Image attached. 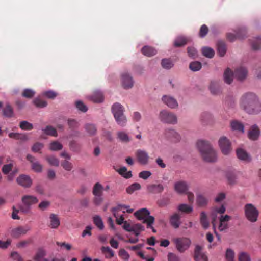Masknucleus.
<instances>
[{
    "label": "nucleus",
    "mask_w": 261,
    "mask_h": 261,
    "mask_svg": "<svg viewBox=\"0 0 261 261\" xmlns=\"http://www.w3.org/2000/svg\"><path fill=\"white\" fill-rule=\"evenodd\" d=\"M240 107L247 113L256 114L261 111V106L257 96L253 93L243 94L240 100Z\"/></svg>",
    "instance_id": "nucleus-1"
},
{
    "label": "nucleus",
    "mask_w": 261,
    "mask_h": 261,
    "mask_svg": "<svg viewBox=\"0 0 261 261\" xmlns=\"http://www.w3.org/2000/svg\"><path fill=\"white\" fill-rule=\"evenodd\" d=\"M197 146L202 159L206 162H215L217 160L216 150L208 141L200 140L197 142Z\"/></svg>",
    "instance_id": "nucleus-2"
},
{
    "label": "nucleus",
    "mask_w": 261,
    "mask_h": 261,
    "mask_svg": "<svg viewBox=\"0 0 261 261\" xmlns=\"http://www.w3.org/2000/svg\"><path fill=\"white\" fill-rule=\"evenodd\" d=\"M247 75V70L244 67H239L237 68L234 73L230 68L225 70L224 73V80L226 83L230 84L233 81V77H234L239 81L244 80Z\"/></svg>",
    "instance_id": "nucleus-3"
},
{
    "label": "nucleus",
    "mask_w": 261,
    "mask_h": 261,
    "mask_svg": "<svg viewBox=\"0 0 261 261\" xmlns=\"http://www.w3.org/2000/svg\"><path fill=\"white\" fill-rule=\"evenodd\" d=\"M149 214L150 212L145 208L139 210L134 213L135 216L137 219L140 220H143V222L146 223L147 228L151 227V224H153L154 221V218L150 216Z\"/></svg>",
    "instance_id": "nucleus-4"
},
{
    "label": "nucleus",
    "mask_w": 261,
    "mask_h": 261,
    "mask_svg": "<svg viewBox=\"0 0 261 261\" xmlns=\"http://www.w3.org/2000/svg\"><path fill=\"white\" fill-rule=\"evenodd\" d=\"M172 241L177 250L181 253L187 250L191 244V240L187 237L175 238L173 239Z\"/></svg>",
    "instance_id": "nucleus-5"
},
{
    "label": "nucleus",
    "mask_w": 261,
    "mask_h": 261,
    "mask_svg": "<svg viewBox=\"0 0 261 261\" xmlns=\"http://www.w3.org/2000/svg\"><path fill=\"white\" fill-rule=\"evenodd\" d=\"M22 205L19 206L21 212L27 213H28L32 205L38 203V199L37 198L33 195H26L22 197Z\"/></svg>",
    "instance_id": "nucleus-6"
},
{
    "label": "nucleus",
    "mask_w": 261,
    "mask_h": 261,
    "mask_svg": "<svg viewBox=\"0 0 261 261\" xmlns=\"http://www.w3.org/2000/svg\"><path fill=\"white\" fill-rule=\"evenodd\" d=\"M244 212L246 217L249 221L255 222L257 220L259 212L252 204H246L244 206Z\"/></svg>",
    "instance_id": "nucleus-7"
},
{
    "label": "nucleus",
    "mask_w": 261,
    "mask_h": 261,
    "mask_svg": "<svg viewBox=\"0 0 261 261\" xmlns=\"http://www.w3.org/2000/svg\"><path fill=\"white\" fill-rule=\"evenodd\" d=\"M159 118L161 122L165 123L174 124L177 122L176 116L173 113L165 110L160 112Z\"/></svg>",
    "instance_id": "nucleus-8"
},
{
    "label": "nucleus",
    "mask_w": 261,
    "mask_h": 261,
    "mask_svg": "<svg viewBox=\"0 0 261 261\" xmlns=\"http://www.w3.org/2000/svg\"><path fill=\"white\" fill-rule=\"evenodd\" d=\"M235 33H228L227 38L230 42H233L236 39H243L246 37L247 31L245 28H238L234 31Z\"/></svg>",
    "instance_id": "nucleus-9"
},
{
    "label": "nucleus",
    "mask_w": 261,
    "mask_h": 261,
    "mask_svg": "<svg viewBox=\"0 0 261 261\" xmlns=\"http://www.w3.org/2000/svg\"><path fill=\"white\" fill-rule=\"evenodd\" d=\"M219 145L224 155L229 154L231 151V143L226 137L223 136L219 139Z\"/></svg>",
    "instance_id": "nucleus-10"
},
{
    "label": "nucleus",
    "mask_w": 261,
    "mask_h": 261,
    "mask_svg": "<svg viewBox=\"0 0 261 261\" xmlns=\"http://www.w3.org/2000/svg\"><path fill=\"white\" fill-rule=\"evenodd\" d=\"M135 155L139 163L143 165L148 164L149 156L148 153L141 149H138L135 152Z\"/></svg>",
    "instance_id": "nucleus-11"
},
{
    "label": "nucleus",
    "mask_w": 261,
    "mask_h": 261,
    "mask_svg": "<svg viewBox=\"0 0 261 261\" xmlns=\"http://www.w3.org/2000/svg\"><path fill=\"white\" fill-rule=\"evenodd\" d=\"M27 160L31 164L32 169L36 172H41L42 171V165L36 160L35 158L31 154L27 155Z\"/></svg>",
    "instance_id": "nucleus-12"
},
{
    "label": "nucleus",
    "mask_w": 261,
    "mask_h": 261,
    "mask_svg": "<svg viewBox=\"0 0 261 261\" xmlns=\"http://www.w3.org/2000/svg\"><path fill=\"white\" fill-rule=\"evenodd\" d=\"M16 181L18 184L24 188H29L32 184V180L30 177L24 174L20 175L17 177Z\"/></svg>",
    "instance_id": "nucleus-13"
},
{
    "label": "nucleus",
    "mask_w": 261,
    "mask_h": 261,
    "mask_svg": "<svg viewBox=\"0 0 261 261\" xmlns=\"http://www.w3.org/2000/svg\"><path fill=\"white\" fill-rule=\"evenodd\" d=\"M202 247L199 245H196L194 249V259L195 261H208L207 256L202 252Z\"/></svg>",
    "instance_id": "nucleus-14"
},
{
    "label": "nucleus",
    "mask_w": 261,
    "mask_h": 261,
    "mask_svg": "<svg viewBox=\"0 0 261 261\" xmlns=\"http://www.w3.org/2000/svg\"><path fill=\"white\" fill-rule=\"evenodd\" d=\"M122 86L125 89L131 88L134 85L132 77L127 73H123L121 75Z\"/></svg>",
    "instance_id": "nucleus-15"
},
{
    "label": "nucleus",
    "mask_w": 261,
    "mask_h": 261,
    "mask_svg": "<svg viewBox=\"0 0 261 261\" xmlns=\"http://www.w3.org/2000/svg\"><path fill=\"white\" fill-rule=\"evenodd\" d=\"M231 217L228 215L220 216L218 226V229L220 231H224L228 228V222L231 220Z\"/></svg>",
    "instance_id": "nucleus-16"
},
{
    "label": "nucleus",
    "mask_w": 261,
    "mask_h": 261,
    "mask_svg": "<svg viewBox=\"0 0 261 261\" xmlns=\"http://www.w3.org/2000/svg\"><path fill=\"white\" fill-rule=\"evenodd\" d=\"M120 211H122L123 213H132L134 210L130 208L129 206L124 204H118L116 207H113L111 209V211L115 218H117V213Z\"/></svg>",
    "instance_id": "nucleus-17"
},
{
    "label": "nucleus",
    "mask_w": 261,
    "mask_h": 261,
    "mask_svg": "<svg viewBox=\"0 0 261 261\" xmlns=\"http://www.w3.org/2000/svg\"><path fill=\"white\" fill-rule=\"evenodd\" d=\"M162 100L165 105L171 109L176 108L178 106L177 100L170 96L164 95Z\"/></svg>",
    "instance_id": "nucleus-18"
},
{
    "label": "nucleus",
    "mask_w": 261,
    "mask_h": 261,
    "mask_svg": "<svg viewBox=\"0 0 261 261\" xmlns=\"http://www.w3.org/2000/svg\"><path fill=\"white\" fill-rule=\"evenodd\" d=\"M29 228L27 226H19L12 230L11 236L15 238H18L21 236L27 233Z\"/></svg>",
    "instance_id": "nucleus-19"
},
{
    "label": "nucleus",
    "mask_w": 261,
    "mask_h": 261,
    "mask_svg": "<svg viewBox=\"0 0 261 261\" xmlns=\"http://www.w3.org/2000/svg\"><path fill=\"white\" fill-rule=\"evenodd\" d=\"M165 135L166 138L174 142L179 141L180 136L177 132L173 129H167L165 132Z\"/></svg>",
    "instance_id": "nucleus-20"
},
{
    "label": "nucleus",
    "mask_w": 261,
    "mask_h": 261,
    "mask_svg": "<svg viewBox=\"0 0 261 261\" xmlns=\"http://www.w3.org/2000/svg\"><path fill=\"white\" fill-rule=\"evenodd\" d=\"M164 189L163 185L159 184H150L147 186V191L148 192L152 194L161 193Z\"/></svg>",
    "instance_id": "nucleus-21"
},
{
    "label": "nucleus",
    "mask_w": 261,
    "mask_h": 261,
    "mask_svg": "<svg viewBox=\"0 0 261 261\" xmlns=\"http://www.w3.org/2000/svg\"><path fill=\"white\" fill-rule=\"evenodd\" d=\"M88 99L94 103H100L103 101V95L101 92L96 91L89 96Z\"/></svg>",
    "instance_id": "nucleus-22"
},
{
    "label": "nucleus",
    "mask_w": 261,
    "mask_h": 261,
    "mask_svg": "<svg viewBox=\"0 0 261 261\" xmlns=\"http://www.w3.org/2000/svg\"><path fill=\"white\" fill-rule=\"evenodd\" d=\"M174 189L178 193L182 194L188 190V187L185 181H180L175 184Z\"/></svg>",
    "instance_id": "nucleus-23"
},
{
    "label": "nucleus",
    "mask_w": 261,
    "mask_h": 261,
    "mask_svg": "<svg viewBox=\"0 0 261 261\" xmlns=\"http://www.w3.org/2000/svg\"><path fill=\"white\" fill-rule=\"evenodd\" d=\"M124 111L123 107L119 103L116 102L112 107V111L114 117L123 114Z\"/></svg>",
    "instance_id": "nucleus-24"
},
{
    "label": "nucleus",
    "mask_w": 261,
    "mask_h": 261,
    "mask_svg": "<svg viewBox=\"0 0 261 261\" xmlns=\"http://www.w3.org/2000/svg\"><path fill=\"white\" fill-rule=\"evenodd\" d=\"M50 224L49 226L53 229L57 228L60 224V221L59 217L55 214H51L49 216Z\"/></svg>",
    "instance_id": "nucleus-25"
},
{
    "label": "nucleus",
    "mask_w": 261,
    "mask_h": 261,
    "mask_svg": "<svg viewBox=\"0 0 261 261\" xmlns=\"http://www.w3.org/2000/svg\"><path fill=\"white\" fill-rule=\"evenodd\" d=\"M180 216L178 213H175L172 215L170 219L171 225L175 229L178 228L180 224Z\"/></svg>",
    "instance_id": "nucleus-26"
},
{
    "label": "nucleus",
    "mask_w": 261,
    "mask_h": 261,
    "mask_svg": "<svg viewBox=\"0 0 261 261\" xmlns=\"http://www.w3.org/2000/svg\"><path fill=\"white\" fill-rule=\"evenodd\" d=\"M142 53L147 57H151L157 53L155 48L149 46H145L141 49Z\"/></svg>",
    "instance_id": "nucleus-27"
},
{
    "label": "nucleus",
    "mask_w": 261,
    "mask_h": 261,
    "mask_svg": "<svg viewBox=\"0 0 261 261\" xmlns=\"http://www.w3.org/2000/svg\"><path fill=\"white\" fill-rule=\"evenodd\" d=\"M259 135V130L258 128L256 126H252L248 133V137L249 139L252 140H256Z\"/></svg>",
    "instance_id": "nucleus-28"
},
{
    "label": "nucleus",
    "mask_w": 261,
    "mask_h": 261,
    "mask_svg": "<svg viewBox=\"0 0 261 261\" xmlns=\"http://www.w3.org/2000/svg\"><path fill=\"white\" fill-rule=\"evenodd\" d=\"M218 54L221 57L224 56L226 52V45L223 41H218L217 44Z\"/></svg>",
    "instance_id": "nucleus-29"
},
{
    "label": "nucleus",
    "mask_w": 261,
    "mask_h": 261,
    "mask_svg": "<svg viewBox=\"0 0 261 261\" xmlns=\"http://www.w3.org/2000/svg\"><path fill=\"white\" fill-rule=\"evenodd\" d=\"M117 136L119 141L123 143H128L131 141V139L128 134L123 131L118 132Z\"/></svg>",
    "instance_id": "nucleus-30"
},
{
    "label": "nucleus",
    "mask_w": 261,
    "mask_h": 261,
    "mask_svg": "<svg viewBox=\"0 0 261 261\" xmlns=\"http://www.w3.org/2000/svg\"><path fill=\"white\" fill-rule=\"evenodd\" d=\"M211 93L214 95H217L221 92V89L219 84L216 82H212L210 86Z\"/></svg>",
    "instance_id": "nucleus-31"
},
{
    "label": "nucleus",
    "mask_w": 261,
    "mask_h": 261,
    "mask_svg": "<svg viewBox=\"0 0 261 261\" xmlns=\"http://www.w3.org/2000/svg\"><path fill=\"white\" fill-rule=\"evenodd\" d=\"M3 115L8 118L14 116V111L13 108L9 103L7 104L6 107L3 109Z\"/></svg>",
    "instance_id": "nucleus-32"
},
{
    "label": "nucleus",
    "mask_w": 261,
    "mask_h": 261,
    "mask_svg": "<svg viewBox=\"0 0 261 261\" xmlns=\"http://www.w3.org/2000/svg\"><path fill=\"white\" fill-rule=\"evenodd\" d=\"M237 157L241 160L249 161V157L247 153L242 149H238L236 150Z\"/></svg>",
    "instance_id": "nucleus-33"
},
{
    "label": "nucleus",
    "mask_w": 261,
    "mask_h": 261,
    "mask_svg": "<svg viewBox=\"0 0 261 261\" xmlns=\"http://www.w3.org/2000/svg\"><path fill=\"white\" fill-rule=\"evenodd\" d=\"M103 193V187L99 182L96 183L93 188L92 193L94 196H102Z\"/></svg>",
    "instance_id": "nucleus-34"
},
{
    "label": "nucleus",
    "mask_w": 261,
    "mask_h": 261,
    "mask_svg": "<svg viewBox=\"0 0 261 261\" xmlns=\"http://www.w3.org/2000/svg\"><path fill=\"white\" fill-rule=\"evenodd\" d=\"M177 210L181 213L189 214L192 212L193 207L190 205L180 204L178 206Z\"/></svg>",
    "instance_id": "nucleus-35"
},
{
    "label": "nucleus",
    "mask_w": 261,
    "mask_h": 261,
    "mask_svg": "<svg viewBox=\"0 0 261 261\" xmlns=\"http://www.w3.org/2000/svg\"><path fill=\"white\" fill-rule=\"evenodd\" d=\"M84 128L86 132L89 134V135H94L96 133L97 128L95 125L93 124H85Z\"/></svg>",
    "instance_id": "nucleus-36"
},
{
    "label": "nucleus",
    "mask_w": 261,
    "mask_h": 261,
    "mask_svg": "<svg viewBox=\"0 0 261 261\" xmlns=\"http://www.w3.org/2000/svg\"><path fill=\"white\" fill-rule=\"evenodd\" d=\"M200 221L202 226L206 229L209 226V222L207 218V216L204 212L200 213Z\"/></svg>",
    "instance_id": "nucleus-37"
},
{
    "label": "nucleus",
    "mask_w": 261,
    "mask_h": 261,
    "mask_svg": "<svg viewBox=\"0 0 261 261\" xmlns=\"http://www.w3.org/2000/svg\"><path fill=\"white\" fill-rule=\"evenodd\" d=\"M202 53L204 56L209 58H212L214 56L215 51L210 47H204L202 48Z\"/></svg>",
    "instance_id": "nucleus-38"
},
{
    "label": "nucleus",
    "mask_w": 261,
    "mask_h": 261,
    "mask_svg": "<svg viewBox=\"0 0 261 261\" xmlns=\"http://www.w3.org/2000/svg\"><path fill=\"white\" fill-rule=\"evenodd\" d=\"M114 118L119 125L122 127H124L126 125L127 119L124 114L119 115L117 117H115Z\"/></svg>",
    "instance_id": "nucleus-39"
},
{
    "label": "nucleus",
    "mask_w": 261,
    "mask_h": 261,
    "mask_svg": "<svg viewBox=\"0 0 261 261\" xmlns=\"http://www.w3.org/2000/svg\"><path fill=\"white\" fill-rule=\"evenodd\" d=\"M46 254V251L42 248H39L35 255L34 256L33 259L35 261H40L42 259Z\"/></svg>",
    "instance_id": "nucleus-40"
},
{
    "label": "nucleus",
    "mask_w": 261,
    "mask_h": 261,
    "mask_svg": "<svg viewBox=\"0 0 261 261\" xmlns=\"http://www.w3.org/2000/svg\"><path fill=\"white\" fill-rule=\"evenodd\" d=\"M251 46L253 50H258L261 47V38L256 37L251 40Z\"/></svg>",
    "instance_id": "nucleus-41"
},
{
    "label": "nucleus",
    "mask_w": 261,
    "mask_h": 261,
    "mask_svg": "<svg viewBox=\"0 0 261 261\" xmlns=\"http://www.w3.org/2000/svg\"><path fill=\"white\" fill-rule=\"evenodd\" d=\"M118 172L121 175L126 179H128L132 176L131 171H127V168L125 167L120 168Z\"/></svg>",
    "instance_id": "nucleus-42"
},
{
    "label": "nucleus",
    "mask_w": 261,
    "mask_h": 261,
    "mask_svg": "<svg viewBox=\"0 0 261 261\" xmlns=\"http://www.w3.org/2000/svg\"><path fill=\"white\" fill-rule=\"evenodd\" d=\"M93 223L99 229H103L104 225L100 216L96 215L93 217Z\"/></svg>",
    "instance_id": "nucleus-43"
},
{
    "label": "nucleus",
    "mask_w": 261,
    "mask_h": 261,
    "mask_svg": "<svg viewBox=\"0 0 261 261\" xmlns=\"http://www.w3.org/2000/svg\"><path fill=\"white\" fill-rule=\"evenodd\" d=\"M101 251L105 254L106 258H111L114 256V251L108 246L102 247Z\"/></svg>",
    "instance_id": "nucleus-44"
},
{
    "label": "nucleus",
    "mask_w": 261,
    "mask_h": 261,
    "mask_svg": "<svg viewBox=\"0 0 261 261\" xmlns=\"http://www.w3.org/2000/svg\"><path fill=\"white\" fill-rule=\"evenodd\" d=\"M231 126L232 129L244 132L243 125L237 121H233L231 123Z\"/></svg>",
    "instance_id": "nucleus-45"
},
{
    "label": "nucleus",
    "mask_w": 261,
    "mask_h": 261,
    "mask_svg": "<svg viewBox=\"0 0 261 261\" xmlns=\"http://www.w3.org/2000/svg\"><path fill=\"white\" fill-rule=\"evenodd\" d=\"M43 131L45 134L48 135L57 137L58 135L56 129L51 126H47Z\"/></svg>",
    "instance_id": "nucleus-46"
},
{
    "label": "nucleus",
    "mask_w": 261,
    "mask_h": 261,
    "mask_svg": "<svg viewBox=\"0 0 261 261\" xmlns=\"http://www.w3.org/2000/svg\"><path fill=\"white\" fill-rule=\"evenodd\" d=\"M141 189V185L139 183H134L129 186L126 189V192L128 194H131L134 191L139 190Z\"/></svg>",
    "instance_id": "nucleus-47"
},
{
    "label": "nucleus",
    "mask_w": 261,
    "mask_h": 261,
    "mask_svg": "<svg viewBox=\"0 0 261 261\" xmlns=\"http://www.w3.org/2000/svg\"><path fill=\"white\" fill-rule=\"evenodd\" d=\"M45 159L51 166H58L59 165V160L53 155L47 156Z\"/></svg>",
    "instance_id": "nucleus-48"
},
{
    "label": "nucleus",
    "mask_w": 261,
    "mask_h": 261,
    "mask_svg": "<svg viewBox=\"0 0 261 261\" xmlns=\"http://www.w3.org/2000/svg\"><path fill=\"white\" fill-rule=\"evenodd\" d=\"M161 65L163 68L167 69H170L173 66V63L170 59H163Z\"/></svg>",
    "instance_id": "nucleus-49"
},
{
    "label": "nucleus",
    "mask_w": 261,
    "mask_h": 261,
    "mask_svg": "<svg viewBox=\"0 0 261 261\" xmlns=\"http://www.w3.org/2000/svg\"><path fill=\"white\" fill-rule=\"evenodd\" d=\"M201 67V63L198 61L192 62L189 65V68L193 71H198Z\"/></svg>",
    "instance_id": "nucleus-50"
},
{
    "label": "nucleus",
    "mask_w": 261,
    "mask_h": 261,
    "mask_svg": "<svg viewBox=\"0 0 261 261\" xmlns=\"http://www.w3.org/2000/svg\"><path fill=\"white\" fill-rule=\"evenodd\" d=\"M69 148L73 152H77L80 150V145L75 140H72L69 142Z\"/></svg>",
    "instance_id": "nucleus-51"
},
{
    "label": "nucleus",
    "mask_w": 261,
    "mask_h": 261,
    "mask_svg": "<svg viewBox=\"0 0 261 261\" xmlns=\"http://www.w3.org/2000/svg\"><path fill=\"white\" fill-rule=\"evenodd\" d=\"M187 43V39L182 37H178L174 41V46L175 47H181L186 45Z\"/></svg>",
    "instance_id": "nucleus-52"
},
{
    "label": "nucleus",
    "mask_w": 261,
    "mask_h": 261,
    "mask_svg": "<svg viewBox=\"0 0 261 261\" xmlns=\"http://www.w3.org/2000/svg\"><path fill=\"white\" fill-rule=\"evenodd\" d=\"M63 148V145L58 141H54L50 144L49 149L51 150L57 151L61 150Z\"/></svg>",
    "instance_id": "nucleus-53"
},
{
    "label": "nucleus",
    "mask_w": 261,
    "mask_h": 261,
    "mask_svg": "<svg viewBox=\"0 0 261 261\" xmlns=\"http://www.w3.org/2000/svg\"><path fill=\"white\" fill-rule=\"evenodd\" d=\"M226 177L230 184H233L236 182V174L233 171H229L226 173Z\"/></svg>",
    "instance_id": "nucleus-54"
},
{
    "label": "nucleus",
    "mask_w": 261,
    "mask_h": 261,
    "mask_svg": "<svg viewBox=\"0 0 261 261\" xmlns=\"http://www.w3.org/2000/svg\"><path fill=\"white\" fill-rule=\"evenodd\" d=\"M19 126L23 130H30L33 128V124L27 121H21L20 123Z\"/></svg>",
    "instance_id": "nucleus-55"
},
{
    "label": "nucleus",
    "mask_w": 261,
    "mask_h": 261,
    "mask_svg": "<svg viewBox=\"0 0 261 261\" xmlns=\"http://www.w3.org/2000/svg\"><path fill=\"white\" fill-rule=\"evenodd\" d=\"M35 92L30 89H25L22 93V96L27 98H31L35 95Z\"/></svg>",
    "instance_id": "nucleus-56"
},
{
    "label": "nucleus",
    "mask_w": 261,
    "mask_h": 261,
    "mask_svg": "<svg viewBox=\"0 0 261 261\" xmlns=\"http://www.w3.org/2000/svg\"><path fill=\"white\" fill-rule=\"evenodd\" d=\"M235 253L231 249H227L226 252L225 257L227 261H234Z\"/></svg>",
    "instance_id": "nucleus-57"
},
{
    "label": "nucleus",
    "mask_w": 261,
    "mask_h": 261,
    "mask_svg": "<svg viewBox=\"0 0 261 261\" xmlns=\"http://www.w3.org/2000/svg\"><path fill=\"white\" fill-rule=\"evenodd\" d=\"M34 104L38 108H44L47 105V102L39 98H35L33 100Z\"/></svg>",
    "instance_id": "nucleus-58"
},
{
    "label": "nucleus",
    "mask_w": 261,
    "mask_h": 261,
    "mask_svg": "<svg viewBox=\"0 0 261 261\" xmlns=\"http://www.w3.org/2000/svg\"><path fill=\"white\" fill-rule=\"evenodd\" d=\"M197 203L200 206H204L206 205L207 200L205 197L201 195L197 196Z\"/></svg>",
    "instance_id": "nucleus-59"
},
{
    "label": "nucleus",
    "mask_w": 261,
    "mask_h": 261,
    "mask_svg": "<svg viewBox=\"0 0 261 261\" xmlns=\"http://www.w3.org/2000/svg\"><path fill=\"white\" fill-rule=\"evenodd\" d=\"M238 261H251V258L247 253L242 252L238 255Z\"/></svg>",
    "instance_id": "nucleus-60"
},
{
    "label": "nucleus",
    "mask_w": 261,
    "mask_h": 261,
    "mask_svg": "<svg viewBox=\"0 0 261 261\" xmlns=\"http://www.w3.org/2000/svg\"><path fill=\"white\" fill-rule=\"evenodd\" d=\"M119 256L124 260H128L129 258L128 253L124 249H121L118 252Z\"/></svg>",
    "instance_id": "nucleus-61"
},
{
    "label": "nucleus",
    "mask_w": 261,
    "mask_h": 261,
    "mask_svg": "<svg viewBox=\"0 0 261 261\" xmlns=\"http://www.w3.org/2000/svg\"><path fill=\"white\" fill-rule=\"evenodd\" d=\"M208 32V27L205 24L202 25L200 29V31H199V37L201 38L204 37L207 35Z\"/></svg>",
    "instance_id": "nucleus-62"
},
{
    "label": "nucleus",
    "mask_w": 261,
    "mask_h": 261,
    "mask_svg": "<svg viewBox=\"0 0 261 261\" xmlns=\"http://www.w3.org/2000/svg\"><path fill=\"white\" fill-rule=\"evenodd\" d=\"M68 125L72 130L77 128L79 126L78 122L75 120L71 119L68 120Z\"/></svg>",
    "instance_id": "nucleus-63"
},
{
    "label": "nucleus",
    "mask_w": 261,
    "mask_h": 261,
    "mask_svg": "<svg viewBox=\"0 0 261 261\" xmlns=\"http://www.w3.org/2000/svg\"><path fill=\"white\" fill-rule=\"evenodd\" d=\"M187 53L188 56L192 58H196L197 56V53L196 49L193 47H188L187 48Z\"/></svg>",
    "instance_id": "nucleus-64"
}]
</instances>
